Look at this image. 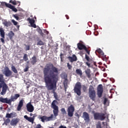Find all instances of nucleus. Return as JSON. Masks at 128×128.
<instances>
[{"label": "nucleus", "instance_id": "obj_1", "mask_svg": "<svg viewBox=\"0 0 128 128\" xmlns=\"http://www.w3.org/2000/svg\"><path fill=\"white\" fill-rule=\"evenodd\" d=\"M51 70L50 66H46L44 68V82L48 90H56V84L58 82V70L51 64Z\"/></svg>", "mask_w": 128, "mask_h": 128}, {"label": "nucleus", "instance_id": "obj_2", "mask_svg": "<svg viewBox=\"0 0 128 128\" xmlns=\"http://www.w3.org/2000/svg\"><path fill=\"white\" fill-rule=\"evenodd\" d=\"M58 104V102L56 100H54L51 104V108H53V114H52L50 116H43L39 118L40 120H41L42 122H50L54 118V116L55 118H56L58 116V106H56Z\"/></svg>", "mask_w": 128, "mask_h": 128}, {"label": "nucleus", "instance_id": "obj_3", "mask_svg": "<svg viewBox=\"0 0 128 128\" xmlns=\"http://www.w3.org/2000/svg\"><path fill=\"white\" fill-rule=\"evenodd\" d=\"M2 88V92L0 90ZM8 90V86L6 83L4 82V78L2 74H0V94L1 96H4L6 94V92Z\"/></svg>", "mask_w": 128, "mask_h": 128}, {"label": "nucleus", "instance_id": "obj_4", "mask_svg": "<svg viewBox=\"0 0 128 128\" xmlns=\"http://www.w3.org/2000/svg\"><path fill=\"white\" fill-rule=\"evenodd\" d=\"M75 94H76L78 96H80L82 94V84L80 82H77L75 84L74 89Z\"/></svg>", "mask_w": 128, "mask_h": 128}, {"label": "nucleus", "instance_id": "obj_5", "mask_svg": "<svg viewBox=\"0 0 128 128\" xmlns=\"http://www.w3.org/2000/svg\"><path fill=\"white\" fill-rule=\"evenodd\" d=\"M94 120H104L106 114L104 113L96 112L94 114Z\"/></svg>", "mask_w": 128, "mask_h": 128}, {"label": "nucleus", "instance_id": "obj_6", "mask_svg": "<svg viewBox=\"0 0 128 128\" xmlns=\"http://www.w3.org/2000/svg\"><path fill=\"white\" fill-rule=\"evenodd\" d=\"M89 96L93 101L96 100V91L92 86H90L89 88Z\"/></svg>", "mask_w": 128, "mask_h": 128}, {"label": "nucleus", "instance_id": "obj_7", "mask_svg": "<svg viewBox=\"0 0 128 128\" xmlns=\"http://www.w3.org/2000/svg\"><path fill=\"white\" fill-rule=\"evenodd\" d=\"M68 116L70 118L74 116V105L70 104L67 109Z\"/></svg>", "mask_w": 128, "mask_h": 128}, {"label": "nucleus", "instance_id": "obj_8", "mask_svg": "<svg viewBox=\"0 0 128 128\" xmlns=\"http://www.w3.org/2000/svg\"><path fill=\"white\" fill-rule=\"evenodd\" d=\"M104 92V88L102 84H99L97 88V94L99 98H102V93Z\"/></svg>", "mask_w": 128, "mask_h": 128}, {"label": "nucleus", "instance_id": "obj_9", "mask_svg": "<svg viewBox=\"0 0 128 128\" xmlns=\"http://www.w3.org/2000/svg\"><path fill=\"white\" fill-rule=\"evenodd\" d=\"M36 116V114H34V116L32 117H28L26 115L24 116V118L26 120H28L29 122H31L32 124H34V118Z\"/></svg>", "mask_w": 128, "mask_h": 128}, {"label": "nucleus", "instance_id": "obj_10", "mask_svg": "<svg viewBox=\"0 0 128 128\" xmlns=\"http://www.w3.org/2000/svg\"><path fill=\"white\" fill-rule=\"evenodd\" d=\"M20 119L18 118H14L10 122V124L12 126H16V124H18V122H20Z\"/></svg>", "mask_w": 128, "mask_h": 128}, {"label": "nucleus", "instance_id": "obj_11", "mask_svg": "<svg viewBox=\"0 0 128 128\" xmlns=\"http://www.w3.org/2000/svg\"><path fill=\"white\" fill-rule=\"evenodd\" d=\"M26 108H27L28 112H32L34 110V107L32 104V103L30 102L26 104Z\"/></svg>", "mask_w": 128, "mask_h": 128}, {"label": "nucleus", "instance_id": "obj_12", "mask_svg": "<svg viewBox=\"0 0 128 128\" xmlns=\"http://www.w3.org/2000/svg\"><path fill=\"white\" fill-rule=\"evenodd\" d=\"M82 118L84 120H86V122H90V114L86 112H84Z\"/></svg>", "mask_w": 128, "mask_h": 128}, {"label": "nucleus", "instance_id": "obj_13", "mask_svg": "<svg viewBox=\"0 0 128 128\" xmlns=\"http://www.w3.org/2000/svg\"><path fill=\"white\" fill-rule=\"evenodd\" d=\"M4 72L6 76L7 77L10 76L12 74V72L10 70V68H8V67H6L5 68Z\"/></svg>", "mask_w": 128, "mask_h": 128}, {"label": "nucleus", "instance_id": "obj_14", "mask_svg": "<svg viewBox=\"0 0 128 128\" xmlns=\"http://www.w3.org/2000/svg\"><path fill=\"white\" fill-rule=\"evenodd\" d=\"M0 102H2L3 104H10V101L8 98H4L2 97H0Z\"/></svg>", "mask_w": 128, "mask_h": 128}, {"label": "nucleus", "instance_id": "obj_15", "mask_svg": "<svg viewBox=\"0 0 128 128\" xmlns=\"http://www.w3.org/2000/svg\"><path fill=\"white\" fill-rule=\"evenodd\" d=\"M68 60H69L70 62H76L78 60V58L76 54H73L72 56H69Z\"/></svg>", "mask_w": 128, "mask_h": 128}, {"label": "nucleus", "instance_id": "obj_16", "mask_svg": "<svg viewBox=\"0 0 128 128\" xmlns=\"http://www.w3.org/2000/svg\"><path fill=\"white\" fill-rule=\"evenodd\" d=\"M27 20L29 22L32 28H36V25L34 24L35 20L34 19H30V18H28Z\"/></svg>", "mask_w": 128, "mask_h": 128}, {"label": "nucleus", "instance_id": "obj_17", "mask_svg": "<svg viewBox=\"0 0 128 128\" xmlns=\"http://www.w3.org/2000/svg\"><path fill=\"white\" fill-rule=\"evenodd\" d=\"M24 106V100H21L18 104L17 107V110L20 112L22 110V108Z\"/></svg>", "mask_w": 128, "mask_h": 128}, {"label": "nucleus", "instance_id": "obj_18", "mask_svg": "<svg viewBox=\"0 0 128 128\" xmlns=\"http://www.w3.org/2000/svg\"><path fill=\"white\" fill-rule=\"evenodd\" d=\"M32 64V66H34L36 62H38V58H36V56L34 55L31 58V62H30Z\"/></svg>", "mask_w": 128, "mask_h": 128}, {"label": "nucleus", "instance_id": "obj_19", "mask_svg": "<svg viewBox=\"0 0 128 128\" xmlns=\"http://www.w3.org/2000/svg\"><path fill=\"white\" fill-rule=\"evenodd\" d=\"M85 58L86 60H88V62H86V64L88 66V68H90V56H88V54H85Z\"/></svg>", "mask_w": 128, "mask_h": 128}, {"label": "nucleus", "instance_id": "obj_20", "mask_svg": "<svg viewBox=\"0 0 128 128\" xmlns=\"http://www.w3.org/2000/svg\"><path fill=\"white\" fill-rule=\"evenodd\" d=\"M78 48L80 50H84L86 48V46H84V44L79 42L77 44Z\"/></svg>", "mask_w": 128, "mask_h": 128}, {"label": "nucleus", "instance_id": "obj_21", "mask_svg": "<svg viewBox=\"0 0 128 128\" xmlns=\"http://www.w3.org/2000/svg\"><path fill=\"white\" fill-rule=\"evenodd\" d=\"M90 68H88L87 70H85V73L86 74L87 76V78H90L91 76H92V74H90Z\"/></svg>", "mask_w": 128, "mask_h": 128}, {"label": "nucleus", "instance_id": "obj_22", "mask_svg": "<svg viewBox=\"0 0 128 128\" xmlns=\"http://www.w3.org/2000/svg\"><path fill=\"white\" fill-rule=\"evenodd\" d=\"M2 24H4V26H6V28H8V26H10L12 22H8L6 20H4L2 22Z\"/></svg>", "mask_w": 128, "mask_h": 128}, {"label": "nucleus", "instance_id": "obj_23", "mask_svg": "<svg viewBox=\"0 0 128 128\" xmlns=\"http://www.w3.org/2000/svg\"><path fill=\"white\" fill-rule=\"evenodd\" d=\"M8 36L10 40H12L14 36V33L12 31H10L9 33H8Z\"/></svg>", "mask_w": 128, "mask_h": 128}, {"label": "nucleus", "instance_id": "obj_24", "mask_svg": "<svg viewBox=\"0 0 128 128\" xmlns=\"http://www.w3.org/2000/svg\"><path fill=\"white\" fill-rule=\"evenodd\" d=\"M76 72L80 77L82 76V71L81 69H76Z\"/></svg>", "mask_w": 128, "mask_h": 128}, {"label": "nucleus", "instance_id": "obj_25", "mask_svg": "<svg viewBox=\"0 0 128 128\" xmlns=\"http://www.w3.org/2000/svg\"><path fill=\"white\" fill-rule=\"evenodd\" d=\"M2 6H6V8H9L10 6V4H8L6 2H2L1 3Z\"/></svg>", "mask_w": 128, "mask_h": 128}, {"label": "nucleus", "instance_id": "obj_26", "mask_svg": "<svg viewBox=\"0 0 128 128\" xmlns=\"http://www.w3.org/2000/svg\"><path fill=\"white\" fill-rule=\"evenodd\" d=\"M84 50H85V52H86V54H88V56H90V47L86 48V46Z\"/></svg>", "mask_w": 128, "mask_h": 128}, {"label": "nucleus", "instance_id": "obj_27", "mask_svg": "<svg viewBox=\"0 0 128 128\" xmlns=\"http://www.w3.org/2000/svg\"><path fill=\"white\" fill-rule=\"evenodd\" d=\"M0 34L2 38H4V29L2 28H0Z\"/></svg>", "mask_w": 128, "mask_h": 128}, {"label": "nucleus", "instance_id": "obj_28", "mask_svg": "<svg viewBox=\"0 0 128 128\" xmlns=\"http://www.w3.org/2000/svg\"><path fill=\"white\" fill-rule=\"evenodd\" d=\"M10 122V119L7 118L6 120H4V123L3 124H5V126H8Z\"/></svg>", "mask_w": 128, "mask_h": 128}, {"label": "nucleus", "instance_id": "obj_29", "mask_svg": "<svg viewBox=\"0 0 128 128\" xmlns=\"http://www.w3.org/2000/svg\"><path fill=\"white\" fill-rule=\"evenodd\" d=\"M9 8H10V10H12L13 12H18V9H16V7H14V6L10 4V6H9Z\"/></svg>", "mask_w": 128, "mask_h": 128}, {"label": "nucleus", "instance_id": "obj_30", "mask_svg": "<svg viewBox=\"0 0 128 128\" xmlns=\"http://www.w3.org/2000/svg\"><path fill=\"white\" fill-rule=\"evenodd\" d=\"M64 90L65 92H66V89L68 88L66 87V86H68V79L64 80Z\"/></svg>", "mask_w": 128, "mask_h": 128}, {"label": "nucleus", "instance_id": "obj_31", "mask_svg": "<svg viewBox=\"0 0 128 128\" xmlns=\"http://www.w3.org/2000/svg\"><path fill=\"white\" fill-rule=\"evenodd\" d=\"M96 52H98V54H99L101 56H104V52H102V50L100 48L96 50Z\"/></svg>", "mask_w": 128, "mask_h": 128}, {"label": "nucleus", "instance_id": "obj_32", "mask_svg": "<svg viewBox=\"0 0 128 128\" xmlns=\"http://www.w3.org/2000/svg\"><path fill=\"white\" fill-rule=\"evenodd\" d=\"M12 70L14 74H18V70L16 68V66H12L11 67Z\"/></svg>", "mask_w": 128, "mask_h": 128}, {"label": "nucleus", "instance_id": "obj_33", "mask_svg": "<svg viewBox=\"0 0 128 128\" xmlns=\"http://www.w3.org/2000/svg\"><path fill=\"white\" fill-rule=\"evenodd\" d=\"M23 60L25 62H28V54H24L23 56Z\"/></svg>", "mask_w": 128, "mask_h": 128}, {"label": "nucleus", "instance_id": "obj_34", "mask_svg": "<svg viewBox=\"0 0 128 128\" xmlns=\"http://www.w3.org/2000/svg\"><path fill=\"white\" fill-rule=\"evenodd\" d=\"M37 46H44V42L41 40H40L37 42Z\"/></svg>", "mask_w": 128, "mask_h": 128}, {"label": "nucleus", "instance_id": "obj_35", "mask_svg": "<svg viewBox=\"0 0 128 128\" xmlns=\"http://www.w3.org/2000/svg\"><path fill=\"white\" fill-rule=\"evenodd\" d=\"M10 114L12 118H16V116H18V114H16V112H11L10 113Z\"/></svg>", "mask_w": 128, "mask_h": 128}, {"label": "nucleus", "instance_id": "obj_36", "mask_svg": "<svg viewBox=\"0 0 128 128\" xmlns=\"http://www.w3.org/2000/svg\"><path fill=\"white\" fill-rule=\"evenodd\" d=\"M16 100V98L14 96V97H11V98L9 99V100L10 101V104H12V102H14Z\"/></svg>", "mask_w": 128, "mask_h": 128}, {"label": "nucleus", "instance_id": "obj_37", "mask_svg": "<svg viewBox=\"0 0 128 128\" xmlns=\"http://www.w3.org/2000/svg\"><path fill=\"white\" fill-rule=\"evenodd\" d=\"M9 2L10 4H14V6H16V4H18V3L16 0H10Z\"/></svg>", "mask_w": 128, "mask_h": 128}, {"label": "nucleus", "instance_id": "obj_38", "mask_svg": "<svg viewBox=\"0 0 128 128\" xmlns=\"http://www.w3.org/2000/svg\"><path fill=\"white\" fill-rule=\"evenodd\" d=\"M60 110L62 114H66V109L64 108H62Z\"/></svg>", "mask_w": 128, "mask_h": 128}, {"label": "nucleus", "instance_id": "obj_39", "mask_svg": "<svg viewBox=\"0 0 128 128\" xmlns=\"http://www.w3.org/2000/svg\"><path fill=\"white\" fill-rule=\"evenodd\" d=\"M24 46H26L25 50H30V45H26V44H24Z\"/></svg>", "mask_w": 128, "mask_h": 128}, {"label": "nucleus", "instance_id": "obj_40", "mask_svg": "<svg viewBox=\"0 0 128 128\" xmlns=\"http://www.w3.org/2000/svg\"><path fill=\"white\" fill-rule=\"evenodd\" d=\"M54 98L56 100H58V94H56V92H54Z\"/></svg>", "mask_w": 128, "mask_h": 128}, {"label": "nucleus", "instance_id": "obj_41", "mask_svg": "<svg viewBox=\"0 0 128 128\" xmlns=\"http://www.w3.org/2000/svg\"><path fill=\"white\" fill-rule=\"evenodd\" d=\"M67 68H68V70H70L72 68V66L70 63H67Z\"/></svg>", "mask_w": 128, "mask_h": 128}, {"label": "nucleus", "instance_id": "obj_42", "mask_svg": "<svg viewBox=\"0 0 128 128\" xmlns=\"http://www.w3.org/2000/svg\"><path fill=\"white\" fill-rule=\"evenodd\" d=\"M6 118H12V116L10 115V114L7 113L6 116Z\"/></svg>", "mask_w": 128, "mask_h": 128}, {"label": "nucleus", "instance_id": "obj_43", "mask_svg": "<svg viewBox=\"0 0 128 128\" xmlns=\"http://www.w3.org/2000/svg\"><path fill=\"white\" fill-rule=\"evenodd\" d=\"M12 22L14 24V26H18V22L14 20H12Z\"/></svg>", "mask_w": 128, "mask_h": 128}, {"label": "nucleus", "instance_id": "obj_44", "mask_svg": "<svg viewBox=\"0 0 128 128\" xmlns=\"http://www.w3.org/2000/svg\"><path fill=\"white\" fill-rule=\"evenodd\" d=\"M13 16L14 18H16V20H18V18H20L17 14H14V15H13Z\"/></svg>", "mask_w": 128, "mask_h": 128}, {"label": "nucleus", "instance_id": "obj_45", "mask_svg": "<svg viewBox=\"0 0 128 128\" xmlns=\"http://www.w3.org/2000/svg\"><path fill=\"white\" fill-rule=\"evenodd\" d=\"M102 60H104V62H106L108 60V59L106 58V56H102Z\"/></svg>", "mask_w": 128, "mask_h": 128}, {"label": "nucleus", "instance_id": "obj_46", "mask_svg": "<svg viewBox=\"0 0 128 128\" xmlns=\"http://www.w3.org/2000/svg\"><path fill=\"white\" fill-rule=\"evenodd\" d=\"M82 90H83L84 92H86V90H88V88H86V86H83Z\"/></svg>", "mask_w": 128, "mask_h": 128}, {"label": "nucleus", "instance_id": "obj_47", "mask_svg": "<svg viewBox=\"0 0 128 128\" xmlns=\"http://www.w3.org/2000/svg\"><path fill=\"white\" fill-rule=\"evenodd\" d=\"M28 68H30V67L27 66L24 69V72H26L28 70Z\"/></svg>", "mask_w": 128, "mask_h": 128}, {"label": "nucleus", "instance_id": "obj_48", "mask_svg": "<svg viewBox=\"0 0 128 128\" xmlns=\"http://www.w3.org/2000/svg\"><path fill=\"white\" fill-rule=\"evenodd\" d=\"M42 128V125L40 124H38L35 128Z\"/></svg>", "mask_w": 128, "mask_h": 128}, {"label": "nucleus", "instance_id": "obj_49", "mask_svg": "<svg viewBox=\"0 0 128 128\" xmlns=\"http://www.w3.org/2000/svg\"><path fill=\"white\" fill-rule=\"evenodd\" d=\"M107 102H108V99L106 98H104V104H106Z\"/></svg>", "mask_w": 128, "mask_h": 128}, {"label": "nucleus", "instance_id": "obj_50", "mask_svg": "<svg viewBox=\"0 0 128 128\" xmlns=\"http://www.w3.org/2000/svg\"><path fill=\"white\" fill-rule=\"evenodd\" d=\"M14 96L16 97V100H18V98H20V94H16Z\"/></svg>", "mask_w": 128, "mask_h": 128}, {"label": "nucleus", "instance_id": "obj_51", "mask_svg": "<svg viewBox=\"0 0 128 128\" xmlns=\"http://www.w3.org/2000/svg\"><path fill=\"white\" fill-rule=\"evenodd\" d=\"M96 128H102V125L100 124H97Z\"/></svg>", "mask_w": 128, "mask_h": 128}, {"label": "nucleus", "instance_id": "obj_52", "mask_svg": "<svg viewBox=\"0 0 128 128\" xmlns=\"http://www.w3.org/2000/svg\"><path fill=\"white\" fill-rule=\"evenodd\" d=\"M0 40L2 42V44H4V39L3 38H0Z\"/></svg>", "mask_w": 128, "mask_h": 128}, {"label": "nucleus", "instance_id": "obj_53", "mask_svg": "<svg viewBox=\"0 0 128 128\" xmlns=\"http://www.w3.org/2000/svg\"><path fill=\"white\" fill-rule=\"evenodd\" d=\"M75 116L78 118H80V114H78V113L75 114Z\"/></svg>", "mask_w": 128, "mask_h": 128}, {"label": "nucleus", "instance_id": "obj_54", "mask_svg": "<svg viewBox=\"0 0 128 128\" xmlns=\"http://www.w3.org/2000/svg\"><path fill=\"white\" fill-rule=\"evenodd\" d=\"M62 56H64V54H62V53H61L60 54V58L61 60H62Z\"/></svg>", "mask_w": 128, "mask_h": 128}, {"label": "nucleus", "instance_id": "obj_55", "mask_svg": "<svg viewBox=\"0 0 128 128\" xmlns=\"http://www.w3.org/2000/svg\"><path fill=\"white\" fill-rule=\"evenodd\" d=\"M58 128H66V126H59Z\"/></svg>", "mask_w": 128, "mask_h": 128}, {"label": "nucleus", "instance_id": "obj_56", "mask_svg": "<svg viewBox=\"0 0 128 128\" xmlns=\"http://www.w3.org/2000/svg\"><path fill=\"white\" fill-rule=\"evenodd\" d=\"M66 20H70V16H68V15L66 14Z\"/></svg>", "mask_w": 128, "mask_h": 128}, {"label": "nucleus", "instance_id": "obj_57", "mask_svg": "<svg viewBox=\"0 0 128 128\" xmlns=\"http://www.w3.org/2000/svg\"><path fill=\"white\" fill-rule=\"evenodd\" d=\"M22 62H24V60H20V63L22 64Z\"/></svg>", "mask_w": 128, "mask_h": 128}, {"label": "nucleus", "instance_id": "obj_58", "mask_svg": "<svg viewBox=\"0 0 128 128\" xmlns=\"http://www.w3.org/2000/svg\"><path fill=\"white\" fill-rule=\"evenodd\" d=\"M33 116V114L32 113H30V116Z\"/></svg>", "mask_w": 128, "mask_h": 128}, {"label": "nucleus", "instance_id": "obj_59", "mask_svg": "<svg viewBox=\"0 0 128 128\" xmlns=\"http://www.w3.org/2000/svg\"><path fill=\"white\" fill-rule=\"evenodd\" d=\"M26 88H30V85L27 86Z\"/></svg>", "mask_w": 128, "mask_h": 128}, {"label": "nucleus", "instance_id": "obj_60", "mask_svg": "<svg viewBox=\"0 0 128 128\" xmlns=\"http://www.w3.org/2000/svg\"><path fill=\"white\" fill-rule=\"evenodd\" d=\"M16 27H17L18 28H19L20 26L18 25V26H16Z\"/></svg>", "mask_w": 128, "mask_h": 128}, {"label": "nucleus", "instance_id": "obj_61", "mask_svg": "<svg viewBox=\"0 0 128 128\" xmlns=\"http://www.w3.org/2000/svg\"><path fill=\"white\" fill-rule=\"evenodd\" d=\"M55 14V13H54V12H52V14Z\"/></svg>", "mask_w": 128, "mask_h": 128}, {"label": "nucleus", "instance_id": "obj_62", "mask_svg": "<svg viewBox=\"0 0 128 128\" xmlns=\"http://www.w3.org/2000/svg\"><path fill=\"white\" fill-rule=\"evenodd\" d=\"M18 2V4H19L18 6H20V2Z\"/></svg>", "mask_w": 128, "mask_h": 128}, {"label": "nucleus", "instance_id": "obj_63", "mask_svg": "<svg viewBox=\"0 0 128 128\" xmlns=\"http://www.w3.org/2000/svg\"><path fill=\"white\" fill-rule=\"evenodd\" d=\"M0 46H2L0 44V50L2 49Z\"/></svg>", "mask_w": 128, "mask_h": 128}, {"label": "nucleus", "instance_id": "obj_64", "mask_svg": "<svg viewBox=\"0 0 128 128\" xmlns=\"http://www.w3.org/2000/svg\"><path fill=\"white\" fill-rule=\"evenodd\" d=\"M102 124H104V122H102Z\"/></svg>", "mask_w": 128, "mask_h": 128}]
</instances>
